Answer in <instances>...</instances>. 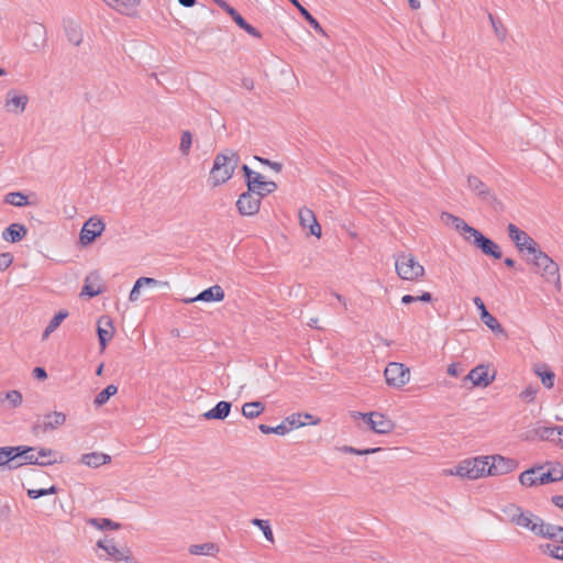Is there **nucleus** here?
<instances>
[{
  "label": "nucleus",
  "instance_id": "nucleus-1",
  "mask_svg": "<svg viewBox=\"0 0 563 563\" xmlns=\"http://www.w3.org/2000/svg\"><path fill=\"white\" fill-rule=\"evenodd\" d=\"M239 161V154L232 150L217 154L209 176L211 186L217 187L227 183L233 176Z\"/></svg>",
  "mask_w": 563,
  "mask_h": 563
},
{
  "label": "nucleus",
  "instance_id": "nucleus-2",
  "mask_svg": "<svg viewBox=\"0 0 563 563\" xmlns=\"http://www.w3.org/2000/svg\"><path fill=\"white\" fill-rule=\"evenodd\" d=\"M397 275L404 280H417L424 275V267L411 253H400L395 257Z\"/></svg>",
  "mask_w": 563,
  "mask_h": 563
},
{
  "label": "nucleus",
  "instance_id": "nucleus-3",
  "mask_svg": "<svg viewBox=\"0 0 563 563\" xmlns=\"http://www.w3.org/2000/svg\"><path fill=\"white\" fill-rule=\"evenodd\" d=\"M531 263L537 267V272L545 282L560 287V269L559 265L541 249L532 254Z\"/></svg>",
  "mask_w": 563,
  "mask_h": 563
},
{
  "label": "nucleus",
  "instance_id": "nucleus-4",
  "mask_svg": "<svg viewBox=\"0 0 563 563\" xmlns=\"http://www.w3.org/2000/svg\"><path fill=\"white\" fill-rule=\"evenodd\" d=\"M489 456H477L462 461L454 470L450 471L451 475H456L463 478L477 479L487 475Z\"/></svg>",
  "mask_w": 563,
  "mask_h": 563
},
{
  "label": "nucleus",
  "instance_id": "nucleus-5",
  "mask_svg": "<svg viewBox=\"0 0 563 563\" xmlns=\"http://www.w3.org/2000/svg\"><path fill=\"white\" fill-rule=\"evenodd\" d=\"M66 422V415L62 411H48L38 416L33 423L34 434H44L58 429Z\"/></svg>",
  "mask_w": 563,
  "mask_h": 563
},
{
  "label": "nucleus",
  "instance_id": "nucleus-6",
  "mask_svg": "<svg viewBox=\"0 0 563 563\" xmlns=\"http://www.w3.org/2000/svg\"><path fill=\"white\" fill-rule=\"evenodd\" d=\"M353 417H360L362 418L369 429L378 434H387L391 432L395 428L394 422L386 417L385 415L372 411V412H353Z\"/></svg>",
  "mask_w": 563,
  "mask_h": 563
},
{
  "label": "nucleus",
  "instance_id": "nucleus-7",
  "mask_svg": "<svg viewBox=\"0 0 563 563\" xmlns=\"http://www.w3.org/2000/svg\"><path fill=\"white\" fill-rule=\"evenodd\" d=\"M543 466L531 467L522 472L519 482L522 486L532 487L536 485H544L559 482V476H553L552 471L542 472Z\"/></svg>",
  "mask_w": 563,
  "mask_h": 563
},
{
  "label": "nucleus",
  "instance_id": "nucleus-8",
  "mask_svg": "<svg viewBox=\"0 0 563 563\" xmlns=\"http://www.w3.org/2000/svg\"><path fill=\"white\" fill-rule=\"evenodd\" d=\"M507 231L510 240L515 243L519 252H527L532 255L540 249L538 243L528 233L520 230L514 223L508 224Z\"/></svg>",
  "mask_w": 563,
  "mask_h": 563
},
{
  "label": "nucleus",
  "instance_id": "nucleus-9",
  "mask_svg": "<svg viewBox=\"0 0 563 563\" xmlns=\"http://www.w3.org/2000/svg\"><path fill=\"white\" fill-rule=\"evenodd\" d=\"M386 383L390 387L400 388L410 379V371L402 363L391 362L384 372Z\"/></svg>",
  "mask_w": 563,
  "mask_h": 563
},
{
  "label": "nucleus",
  "instance_id": "nucleus-10",
  "mask_svg": "<svg viewBox=\"0 0 563 563\" xmlns=\"http://www.w3.org/2000/svg\"><path fill=\"white\" fill-rule=\"evenodd\" d=\"M106 224L98 216L90 217L82 225L79 242L82 246L91 244L104 231Z\"/></svg>",
  "mask_w": 563,
  "mask_h": 563
},
{
  "label": "nucleus",
  "instance_id": "nucleus-11",
  "mask_svg": "<svg viewBox=\"0 0 563 563\" xmlns=\"http://www.w3.org/2000/svg\"><path fill=\"white\" fill-rule=\"evenodd\" d=\"M29 103V96L22 90L10 89L5 93L3 108L8 113L22 114Z\"/></svg>",
  "mask_w": 563,
  "mask_h": 563
},
{
  "label": "nucleus",
  "instance_id": "nucleus-12",
  "mask_svg": "<svg viewBox=\"0 0 563 563\" xmlns=\"http://www.w3.org/2000/svg\"><path fill=\"white\" fill-rule=\"evenodd\" d=\"M467 186L476 195L482 197L484 200H487L489 208L495 209V210L505 208V206L503 205V202L500 200H498L497 198H495L494 196L490 195L486 185L479 178H477L475 176H468Z\"/></svg>",
  "mask_w": 563,
  "mask_h": 563
},
{
  "label": "nucleus",
  "instance_id": "nucleus-13",
  "mask_svg": "<svg viewBox=\"0 0 563 563\" xmlns=\"http://www.w3.org/2000/svg\"><path fill=\"white\" fill-rule=\"evenodd\" d=\"M15 452H19L18 459H22L24 462H14V464H31V465H38V466H48L53 465L58 462L57 459L53 460H40L37 456V449L26 445H16L14 446Z\"/></svg>",
  "mask_w": 563,
  "mask_h": 563
},
{
  "label": "nucleus",
  "instance_id": "nucleus-14",
  "mask_svg": "<svg viewBox=\"0 0 563 563\" xmlns=\"http://www.w3.org/2000/svg\"><path fill=\"white\" fill-rule=\"evenodd\" d=\"M26 45L30 51H40L46 44V29L40 23L29 25L25 33Z\"/></svg>",
  "mask_w": 563,
  "mask_h": 563
},
{
  "label": "nucleus",
  "instance_id": "nucleus-15",
  "mask_svg": "<svg viewBox=\"0 0 563 563\" xmlns=\"http://www.w3.org/2000/svg\"><path fill=\"white\" fill-rule=\"evenodd\" d=\"M492 462L488 461L487 475L498 476L511 473L518 466V462L514 459L505 457L501 455H493Z\"/></svg>",
  "mask_w": 563,
  "mask_h": 563
},
{
  "label": "nucleus",
  "instance_id": "nucleus-16",
  "mask_svg": "<svg viewBox=\"0 0 563 563\" xmlns=\"http://www.w3.org/2000/svg\"><path fill=\"white\" fill-rule=\"evenodd\" d=\"M472 243L479 249L485 255L499 260L503 256L500 247L489 238H486L482 232L474 231Z\"/></svg>",
  "mask_w": 563,
  "mask_h": 563
},
{
  "label": "nucleus",
  "instance_id": "nucleus-17",
  "mask_svg": "<svg viewBox=\"0 0 563 563\" xmlns=\"http://www.w3.org/2000/svg\"><path fill=\"white\" fill-rule=\"evenodd\" d=\"M3 202L16 208L38 207V197L35 194L25 195L23 192H9L4 196Z\"/></svg>",
  "mask_w": 563,
  "mask_h": 563
},
{
  "label": "nucleus",
  "instance_id": "nucleus-18",
  "mask_svg": "<svg viewBox=\"0 0 563 563\" xmlns=\"http://www.w3.org/2000/svg\"><path fill=\"white\" fill-rule=\"evenodd\" d=\"M473 301L479 311V317H481L482 322L487 328H489L493 332L504 333L505 331H504L501 324L498 322V320L492 313L488 312L483 300L479 297H475L473 299Z\"/></svg>",
  "mask_w": 563,
  "mask_h": 563
},
{
  "label": "nucleus",
  "instance_id": "nucleus-19",
  "mask_svg": "<svg viewBox=\"0 0 563 563\" xmlns=\"http://www.w3.org/2000/svg\"><path fill=\"white\" fill-rule=\"evenodd\" d=\"M495 375L489 376L488 367L486 365H477L472 368L466 376V379H470L474 386L487 387L493 383Z\"/></svg>",
  "mask_w": 563,
  "mask_h": 563
},
{
  "label": "nucleus",
  "instance_id": "nucleus-20",
  "mask_svg": "<svg viewBox=\"0 0 563 563\" xmlns=\"http://www.w3.org/2000/svg\"><path fill=\"white\" fill-rule=\"evenodd\" d=\"M97 545H98V548L102 549L107 553L108 558H110L117 562L124 561L126 563H131V559L126 554V551H124L123 549L117 548L115 544L112 542V540H108V539L99 540L97 542Z\"/></svg>",
  "mask_w": 563,
  "mask_h": 563
},
{
  "label": "nucleus",
  "instance_id": "nucleus-21",
  "mask_svg": "<svg viewBox=\"0 0 563 563\" xmlns=\"http://www.w3.org/2000/svg\"><path fill=\"white\" fill-rule=\"evenodd\" d=\"M261 202V198L247 188V191L243 192L236 201L238 211H258Z\"/></svg>",
  "mask_w": 563,
  "mask_h": 563
},
{
  "label": "nucleus",
  "instance_id": "nucleus-22",
  "mask_svg": "<svg viewBox=\"0 0 563 563\" xmlns=\"http://www.w3.org/2000/svg\"><path fill=\"white\" fill-rule=\"evenodd\" d=\"M111 462V456L101 452H91L82 454L80 463L92 468L106 465Z\"/></svg>",
  "mask_w": 563,
  "mask_h": 563
},
{
  "label": "nucleus",
  "instance_id": "nucleus-23",
  "mask_svg": "<svg viewBox=\"0 0 563 563\" xmlns=\"http://www.w3.org/2000/svg\"><path fill=\"white\" fill-rule=\"evenodd\" d=\"M232 404L230 401L221 400L213 408L203 413L207 420H224L231 411Z\"/></svg>",
  "mask_w": 563,
  "mask_h": 563
},
{
  "label": "nucleus",
  "instance_id": "nucleus-24",
  "mask_svg": "<svg viewBox=\"0 0 563 563\" xmlns=\"http://www.w3.org/2000/svg\"><path fill=\"white\" fill-rule=\"evenodd\" d=\"M224 298V291L219 285H213L201 292H199L195 298L189 301H221Z\"/></svg>",
  "mask_w": 563,
  "mask_h": 563
},
{
  "label": "nucleus",
  "instance_id": "nucleus-25",
  "mask_svg": "<svg viewBox=\"0 0 563 563\" xmlns=\"http://www.w3.org/2000/svg\"><path fill=\"white\" fill-rule=\"evenodd\" d=\"M300 225L303 229H308V233L320 238L321 236V225L319 224L316 213H298Z\"/></svg>",
  "mask_w": 563,
  "mask_h": 563
},
{
  "label": "nucleus",
  "instance_id": "nucleus-26",
  "mask_svg": "<svg viewBox=\"0 0 563 563\" xmlns=\"http://www.w3.org/2000/svg\"><path fill=\"white\" fill-rule=\"evenodd\" d=\"M26 234V228L20 223H12L2 232V239L7 242L16 243Z\"/></svg>",
  "mask_w": 563,
  "mask_h": 563
},
{
  "label": "nucleus",
  "instance_id": "nucleus-27",
  "mask_svg": "<svg viewBox=\"0 0 563 563\" xmlns=\"http://www.w3.org/2000/svg\"><path fill=\"white\" fill-rule=\"evenodd\" d=\"M15 451L14 446H0V468L8 466L9 470H13L21 466V464H14L20 454Z\"/></svg>",
  "mask_w": 563,
  "mask_h": 563
},
{
  "label": "nucleus",
  "instance_id": "nucleus-28",
  "mask_svg": "<svg viewBox=\"0 0 563 563\" xmlns=\"http://www.w3.org/2000/svg\"><path fill=\"white\" fill-rule=\"evenodd\" d=\"M518 519L519 520L517 521L516 526L525 528L534 534L537 533L538 523L541 519L540 517L536 516L529 510H523Z\"/></svg>",
  "mask_w": 563,
  "mask_h": 563
},
{
  "label": "nucleus",
  "instance_id": "nucleus-29",
  "mask_svg": "<svg viewBox=\"0 0 563 563\" xmlns=\"http://www.w3.org/2000/svg\"><path fill=\"white\" fill-rule=\"evenodd\" d=\"M443 216H446V222L453 225L456 231L461 232L462 234L468 233L470 236H465L466 240H470L474 235V231H477V229L468 225L463 219L454 216L453 213H442Z\"/></svg>",
  "mask_w": 563,
  "mask_h": 563
},
{
  "label": "nucleus",
  "instance_id": "nucleus-30",
  "mask_svg": "<svg viewBox=\"0 0 563 563\" xmlns=\"http://www.w3.org/2000/svg\"><path fill=\"white\" fill-rule=\"evenodd\" d=\"M561 529V526L545 523L542 519H540L536 536L556 541Z\"/></svg>",
  "mask_w": 563,
  "mask_h": 563
},
{
  "label": "nucleus",
  "instance_id": "nucleus-31",
  "mask_svg": "<svg viewBox=\"0 0 563 563\" xmlns=\"http://www.w3.org/2000/svg\"><path fill=\"white\" fill-rule=\"evenodd\" d=\"M536 435L541 440L551 441L559 445L560 426L539 427L534 430Z\"/></svg>",
  "mask_w": 563,
  "mask_h": 563
},
{
  "label": "nucleus",
  "instance_id": "nucleus-32",
  "mask_svg": "<svg viewBox=\"0 0 563 563\" xmlns=\"http://www.w3.org/2000/svg\"><path fill=\"white\" fill-rule=\"evenodd\" d=\"M219 552L216 543L207 542L201 544H192L189 547V553L192 555L214 556Z\"/></svg>",
  "mask_w": 563,
  "mask_h": 563
},
{
  "label": "nucleus",
  "instance_id": "nucleus-33",
  "mask_svg": "<svg viewBox=\"0 0 563 563\" xmlns=\"http://www.w3.org/2000/svg\"><path fill=\"white\" fill-rule=\"evenodd\" d=\"M65 34L69 43L75 46H79L82 43L84 35L79 25L76 23H68L65 26Z\"/></svg>",
  "mask_w": 563,
  "mask_h": 563
},
{
  "label": "nucleus",
  "instance_id": "nucleus-34",
  "mask_svg": "<svg viewBox=\"0 0 563 563\" xmlns=\"http://www.w3.org/2000/svg\"><path fill=\"white\" fill-rule=\"evenodd\" d=\"M265 409V405L262 401H251L245 402L242 406V415L246 419H254L257 418Z\"/></svg>",
  "mask_w": 563,
  "mask_h": 563
},
{
  "label": "nucleus",
  "instance_id": "nucleus-35",
  "mask_svg": "<svg viewBox=\"0 0 563 563\" xmlns=\"http://www.w3.org/2000/svg\"><path fill=\"white\" fill-rule=\"evenodd\" d=\"M118 393V387L115 385H108L106 388H103L100 393L97 394L95 397L93 404L97 407H101L104 404L108 402L110 397L114 396Z\"/></svg>",
  "mask_w": 563,
  "mask_h": 563
},
{
  "label": "nucleus",
  "instance_id": "nucleus-36",
  "mask_svg": "<svg viewBox=\"0 0 563 563\" xmlns=\"http://www.w3.org/2000/svg\"><path fill=\"white\" fill-rule=\"evenodd\" d=\"M68 316V312L67 311H64V310H60L58 311L48 322V324L46 325L44 332H43V339H46L48 338V335L54 332L58 327L59 324L64 321V319H66Z\"/></svg>",
  "mask_w": 563,
  "mask_h": 563
},
{
  "label": "nucleus",
  "instance_id": "nucleus-37",
  "mask_svg": "<svg viewBox=\"0 0 563 563\" xmlns=\"http://www.w3.org/2000/svg\"><path fill=\"white\" fill-rule=\"evenodd\" d=\"M536 374L540 377L545 388L550 389L554 386L555 374L547 366L537 367Z\"/></svg>",
  "mask_w": 563,
  "mask_h": 563
},
{
  "label": "nucleus",
  "instance_id": "nucleus-38",
  "mask_svg": "<svg viewBox=\"0 0 563 563\" xmlns=\"http://www.w3.org/2000/svg\"><path fill=\"white\" fill-rule=\"evenodd\" d=\"M258 429L264 434L275 433L278 435H285L291 431V427H288V424H286V421H283L282 423H279L276 427H269L267 424H260Z\"/></svg>",
  "mask_w": 563,
  "mask_h": 563
},
{
  "label": "nucleus",
  "instance_id": "nucleus-39",
  "mask_svg": "<svg viewBox=\"0 0 563 563\" xmlns=\"http://www.w3.org/2000/svg\"><path fill=\"white\" fill-rule=\"evenodd\" d=\"M522 511L523 509L515 504H510L503 509V514L506 516L507 520L514 525L517 523Z\"/></svg>",
  "mask_w": 563,
  "mask_h": 563
},
{
  "label": "nucleus",
  "instance_id": "nucleus-40",
  "mask_svg": "<svg viewBox=\"0 0 563 563\" xmlns=\"http://www.w3.org/2000/svg\"><path fill=\"white\" fill-rule=\"evenodd\" d=\"M251 522L261 529L267 541L274 542V534L268 520L254 518Z\"/></svg>",
  "mask_w": 563,
  "mask_h": 563
},
{
  "label": "nucleus",
  "instance_id": "nucleus-41",
  "mask_svg": "<svg viewBox=\"0 0 563 563\" xmlns=\"http://www.w3.org/2000/svg\"><path fill=\"white\" fill-rule=\"evenodd\" d=\"M92 278V275H89L85 279V285L81 289V296H88L89 298L96 297L99 294H101L102 289L100 286H93L90 280Z\"/></svg>",
  "mask_w": 563,
  "mask_h": 563
},
{
  "label": "nucleus",
  "instance_id": "nucleus-42",
  "mask_svg": "<svg viewBox=\"0 0 563 563\" xmlns=\"http://www.w3.org/2000/svg\"><path fill=\"white\" fill-rule=\"evenodd\" d=\"M89 525L100 529V530H104V529H119L120 525L108 519V518H92L90 519L89 521Z\"/></svg>",
  "mask_w": 563,
  "mask_h": 563
},
{
  "label": "nucleus",
  "instance_id": "nucleus-43",
  "mask_svg": "<svg viewBox=\"0 0 563 563\" xmlns=\"http://www.w3.org/2000/svg\"><path fill=\"white\" fill-rule=\"evenodd\" d=\"M300 14L305 18V20L310 24V26L320 33L323 36H327L325 31L320 25V23L309 13V11L306 8H300Z\"/></svg>",
  "mask_w": 563,
  "mask_h": 563
},
{
  "label": "nucleus",
  "instance_id": "nucleus-44",
  "mask_svg": "<svg viewBox=\"0 0 563 563\" xmlns=\"http://www.w3.org/2000/svg\"><path fill=\"white\" fill-rule=\"evenodd\" d=\"M277 189V184L272 180H266L262 183L258 188L253 191L258 198H263L268 194L274 192Z\"/></svg>",
  "mask_w": 563,
  "mask_h": 563
},
{
  "label": "nucleus",
  "instance_id": "nucleus-45",
  "mask_svg": "<svg viewBox=\"0 0 563 563\" xmlns=\"http://www.w3.org/2000/svg\"><path fill=\"white\" fill-rule=\"evenodd\" d=\"M213 2L217 3L221 9H223L233 19V21L236 24H239V20H243V16L234 8H232L227 1L213 0Z\"/></svg>",
  "mask_w": 563,
  "mask_h": 563
},
{
  "label": "nucleus",
  "instance_id": "nucleus-46",
  "mask_svg": "<svg viewBox=\"0 0 563 563\" xmlns=\"http://www.w3.org/2000/svg\"><path fill=\"white\" fill-rule=\"evenodd\" d=\"M192 144V136L189 131H184L180 137L179 150L184 155H187Z\"/></svg>",
  "mask_w": 563,
  "mask_h": 563
},
{
  "label": "nucleus",
  "instance_id": "nucleus-47",
  "mask_svg": "<svg viewBox=\"0 0 563 563\" xmlns=\"http://www.w3.org/2000/svg\"><path fill=\"white\" fill-rule=\"evenodd\" d=\"M97 332H98L99 344L101 346V350L103 351L107 347L108 342L111 340L113 332H112V330H107L100 325L98 327Z\"/></svg>",
  "mask_w": 563,
  "mask_h": 563
},
{
  "label": "nucleus",
  "instance_id": "nucleus-48",
  "mask_svg": "<svg viewBox=\"0 0 563 563\" xmlns=\"http://www.w3.org/2000/svg\"><path fill=\"white\" fill-rule=\"evenodd\" d=\"M380 450H382V448H369V449L358 450V449H355V448L349 446V445H344L341 448V451L344 453L357 454V455H367V454L378 452Z\"/></svg>",
  "mask_w": 563,
  "mask_h": 563
},
{
  "label": "nucleus",
  "instance_id": "nucleus-49",
  "mask_svg": "<svg viewBox=\"0 0 563 563\" xmlns=\"http://www.w3.org/2000/svg\"><path fill=\"white\" fill-rule=\"evenodd\" d=\"M538 390L539 387L537 385H529L520 393V398L527 402H531L534 400Z\"/></svg>",
  "mask_w": 563,
  "mask_h": 563
},
{
  "label": "nucleus",
  "instance_id": "nucleus-50",
  "mask_svg": "<svg viewBox=\"0 0 563 563\" xmlns=\"http://www.w3.org/2000/svg\"><path fill=\"white\" fill-rule=\"evenodd\" d=\"M5 399L11 408H18L22 404V394L19 390H10L5 394Z\"/></svg>",
  "mask_w": 563,
  "mask_h": 563
},
{
  "label": "nucleus",
  "instance_id": "nucleus-51",
  "mask_svg": "<svg viewBox=\"0 0 563 563\" xmlns=\"http://www.w3.org/2000/svg\"><path fill=\"white\" fill-rule=\"evenodd\" d=\"M264 181H266L265 177L262 174L254 172L251 178L247 180L246 185L250 191H255Z\"/></svg>",
  "mask_w": 563,
  "mask_h": 563
},
{
  "label": "nucleus",
  "instance_id": "nucleus-52",
  "mask_svg": "<svg viewBox=\"0 0 563 563\" xmlns=\"http://www.w3.org/2000/svg\"><path fill=\"white\" fill-rule=\"evenodd\" d=\"M544 553H548L551 558L563 561V547L547 544Z\"/></svg>",
  "mask_w": 563,
  "mask_h": 563
},
{
  "label": "nucleus",
  "instance_id": "nucleus-53",
  "mask_svg": "<svg viewBox=\"0 0 563 563\" xmlns=\"http://www.w3.org/2000/svg\"><path fill=\"white\" fill-rule=\"evenodd\" d=\"M489 21L492 23V26L494 29L496 36L501 41L505 40L506 30H505L504 25L501 24V22L496 21L492 14H489Z\"/></svg>",
  "mask_w": 563,
  "mask_h": 563
},
{
  "label": "nucleus",
  "instance_id": "nucleus-54",
  "mask_svg": "<svg viewBox=\"0 0 563 563\" xmlns=\"http://www.w3.org/2000/svg\"><path fill=\"white\" fill-rule=\"evenodd\" d=\"M241 29H243L247 34H250L253 37L261 38L262 34L258 30H256L254 26H252L250 23H247L244 19L239 20L238 24Z\"/></svg>",
  "mask_w": 563,
  "mask_h": 563
},
{
  "label": "nucleus",
  "instance_id": "nucleus-55",
  "mask_svg": "<svg viewBox=\"0 0 563 563\" xmlns=\"http://www.w3.org/2000/svg\"><path fill=\"white\" fill-rule=\"evenodd\" d=\"M284 421H286V424H288V427H291V430L294 428H300V427H303L306 424V422L301 421V415H291L289 417H287Z\"/></svg>",
  "mask_w": 563,
  "mask_h": 563
},
{
  "label": "nucleus",
  "instance_id": "nucleus-56",
  "mask_svg": "<svg viewBox=\"0 0 563 563\" xmlns=\"http://www.w3.org/2000/svg\"><path fill=\"white\" fill-rule=\"evenodd\" d=\"M13 262L11 253H0V271H5Z\"/></svg>",
  "mask_w": 563,
  "mask_h": 563
},
{
  "label": "nucleus",
  "instance_id": "nucleus-57",
  "mask_svg": "<svg viewBox=\"0 0 563 563\" xmlns=\"http://www.w3.org/2000/svg\"><path fill=\"white\" fill-rule=\"evenodd\" d=\"M141 288H142V285H141L140 280L136 279V282L134 283V285L130 291V295H129L130 301L134 302L140 299Z\"/></svg>",
  "mask_w": 563,
  "mask_h": 563
},
{
  "label": "nucleus",
  "instance_id": "nucleus-58",
  "mask_svg": "<svg viewBox=\"0 0 563 563\" xmlns=\"http://www.w3.org/2000/svg\"><path fill=\"white\" fill-rule=\"evenodd\" d=\"M56 452H54L52 449L47 448H40L37 450V456L40 460H51L52 456H55Z\"/></svg>",
  "mask_w": 563,
  "mask_h": 563
},
{
  "label": "nucleus",
  "instance_id": "nucleus-59",
  "mask_svg": "<svg viewBox=\"0 0 563 563\" xmlns=\"http://www.w3.org/2000/svg\"><path fill=\"white\" fill-rule=\"evenodd\" d=\"M137 279L140 280L142 287H144V286L156 287L161 284L159 280L152 278V277H140Z\"/></svg>",
  "mask_w": 563,
  "mask_h": 563
},
{
  "label": "nucleus",
  "instance_id": "nucleus-60",
  "mask_svg": "<svg viewBox=\"0 0 563 563\" xmlns=\"http://www.w3.org/2000/svg\"><path fill=\"white\" fill-rule=\"evenodd\" d=\"M33 376L36 378V379H40V380H44L47 378V373H46V369L44 367H35L33 369Z\"/></svg>",
  "mask_w": 563,
  "mask_h": 563
},
{
  "label": "nucleus",
  "instance_id": "nucleus-61",
  "mask_svg": "<svg viewBox=\"0 0 563 563\" xmlns=\"http://www.w3.org/2000/svg\"><path fill=\"white\" fill-rule=\"evenodd\" d=\"M27 496H29L31 499H37V498H40V497L46 496V494H45V489H44V488H38V489H27Z\"/></svg>",
  "mask_w": 563,
  "mask_h": 563
},
{
  "label": "nucleus",
  "instance_id": "nucleus-62",
  "mask_svg": "<svg viewBox=\"0 0 563 563\" xmlns=\"http://www.w3.org/2000/svg\"><path fill=\"white\" fill-rule=\"evenodd\" d=\"M551 501L560 509L563 510V495H554L551 498Z\"/></svg>",
  "mask_w": 563,
  "mask_h": 563
},
{
  "label": "nucleus",
  "instance_id": "nucleus-63",
  "mask_svg": "<svg viewBox=\"0 0 563 563\" xmlns=\"http://www.w3.org/2000/svg\"><path fill=\"white\" fill-rule=\"evenodd\" d=\"M416 301H418L417 300V296L404 295L401 297V303H404V305H409V303H412V302H416Z\"/></svg>",
  "mask_w": 563,
  "mask_h": 563
},
{
  "label": "nucleus",
  "instance_id": "nucleus-64",
  "mask_svg": "<svg viewBox=\"0 0 563 563\" xmlns=\"http://www.w3.org/2000/svg\"><path fill=\"white\" fill-rule=\"evenodd\" d=\"M417 300L422 302H430L432 300V296L430 292L424 291L420 296H417Z\"/></svg>",
  "mask_w": 563,
  "mask_h": 563
}]
</instances>
